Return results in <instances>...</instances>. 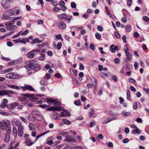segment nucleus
Wrapping results in <instances>:
<instances>
[{
    "mask_svg": "<svg viewBox=\"0 0 149 149\" xmlns=\"http://www.w3.org/2000/svg\"><path fill=\"white\" fill-rule=\"evenodd\" d=\"M142 19L143 20L146 22H148L149 21V19L148 17L144 16L143 17Z\"/></svg>",
    "mask_w": 149,
    "mask_h": 149,
    "instance_id": "nucleus-47",
    "label": "nucleus"
},
{
    "mask_svg": "<svg viewBox=\"0 0 149 149\" xmlns=\"http://www.w3.org/2000/svg\"><path fill=\"white\" fill-rule=\"evenodd\" d=\"M49 132V131H47L46 132L42 133L41 134L38 135L36 137V140H35L34 142L31 141L30 139H26V141L25 142V143L28 146H31L33 144H34L35 142L40 137L47 134V133Z\"/></svg>",
    "mask_w": 149,
    "mask_h": 149,
    "instance_id": "nucleus-3",
    "label": "nucleus"
},
{
    "mask_svg": "<svg viewBox=\"0 0 149 149\" xmlns=\"http://www.w3.org/2000/svg\"><path fill=\"white\" fill-rule=\"evenodd\" d=\"M7 95H8L7 90H2L0 91V95H1L2 96Z\"/></svg>",
    "mask_w": 149,
    "mask_h": 149,
    "instance_id": "nucleus-21",
    "label": "nucleus"
},
{
    "mask_svg": "<svg viewBox=\"0 0 149 149\" xmlns=\"http://www.w3.org/2000/svg\"><path fill=\"white\" fill-rule=\"evenodd\" d=\"M75 140H73L72 138L70 135H68L65 139V141L67 142H70L72 141L75 142Z\"/></svg>",
    "mask_w": 149,
    "mask_h": 149,
    "instance_id": "nucleus-18",
    "label": "nucleus"
},
{
    "mask_svg": "<svg viewBox=\"0 0 149 149\" xmlns=\"http://www.w3.org/2000/svg\"><path fill=\"white\" fill-rule=\"evenodd\" d=\"M59 28L61 29H64L66 27V24L62 21H61L58 24Z\"/></svg>",
    "mask_w": 149,
    "mask_h": 149,
    "instance_id": "nucleus-12",
    "label": "nucleus"
},
{
    "mask_svg": "<svg viewBox=\"0 0 149 149\" xmlns=\"http://www.w3.org/2000/svg\"><path fill=\"white\" fill-rule=\"evenodd\" d=\"M112 79L115 82L117 81L118 80L117 77L114 75L112 76Z\"/></svg>",
    "mask_w": 149,
    "mask_h": 149,
    "instance_id": "nucleus-53",
    "label": "nucleus"
},
{
    "mask_svg": "<svg viewBox=\"0 0 149 149\" xmlns=\"http://www.w3.org/2000/svg\"><path fill=\"white\" fill-rule=\"evenodd\" d=\"M24 67L28 71L33 70L36 71L39 70L40 68V66L38 64L37 62L34 60L29 61L28 65H25Z\"/></svg>",
    "mask_w": 149,
    "mask_h": 149,
    "instance_id": "nucleus-1",
    "label": "nucleus"
},
{
    "mask_svg": "<svg viewBox=\"0 0 149 149\" xmlns=\"http://www.w3.org/2000/svg\"><path fill=\"white\" fill-rule=\"evenodd\" d=\"M24 97H19L18 98L20 102L24 101L26 100L27 97L26 96H24Z\"/></svg>",
    "mask_w": 149,
    "mask_h": 149,
    "instance_id": "nucleus-27",
    "label": "nucleus"
},
{
    "mask_svg": "<svg viewBox=\"0 0 149 149\" xmlns=\"http://www.w3.org/2000/svg\"><path fill=\"white\" fill-rule=\"evenodd\" d=\"M24 133L23 131H19L18 135L20 136H22Z\"/></svg>",
    "mask_w": 149,
    "mask_h": 149,
    "instance_id": "nucleus-63",
    "label": "nucleus"
},
{
    "mask_svg": "<svg viewBox=\"0 0 149 149\" xmlns=\"http://www.w3.org/2000/svg\"><path fill=\"white\" fill-rule=\"evenodd\" d=\"M139 36V34L137 32H134V36L135 38H137Z\"/></svg>",
    "mask_w": 149,
    "mask_h": 149,
    "instance_id": "nucleus-64",
    "label": "nucleus"
},
{
    "mask_svg": "<svg viewBox=\"0 0 149 149\" xmlns=\"http://www.w3.org/2000/svg\"><path fill=\"white\" fill-rule=\"evenodd\" d=\"M125 31L127 32H130L132 30V27L129 24H128L125 27Z\"/></svg>",
    "mask_w": 149,
    "mask_h": 149,
    "instance_id": "nucleus-19",
    "label": "nucleus"
},
{
    "mask_svg": "<svg viewBox=\"0 0 149 149\" xmlns=\"http://www.w3.org/2000/svg\"><path fill=\"white\" fill-rule=\"evenodd\" d=\"M21 88L23 89L24 91H25L26 90L32 91H35V90L31 86L29 85H25L24 86H21Z\"/></svg>",
    "mask_w": 149,
    "mask_h": 149,
    "instance_id": "nucleus-8",
    "label": "nucleus"
},
{
    "mask_svg": "<svg viewBox=\"0 0 149 149\" xmlns=\"http://www.w3.org/2000/svg\"><path fill=\"white\" fill-rule=\"evenodd\" d=\"M17 128H18V130H22L24 129L23 126L21 125H17Z\"/></svg>",
    "mask_w": 149,
    "mask_h": 149,
    "instance_id": "nucleus-45",
    "label": "nucleus"
},
{
    "mask_svg": "<svg viewBox=\"0 0 149 149\" xmlns=\"http://www.w3.org/2000/svg\"><path fill=\"white\" fill-rule=\"evenodd\" d=\"M0 114L3 116H8L9 115V114L8 113L6 112H0Z\"/></svg>",
    "mask_w": 149,
    "mask_h": 149,
    "instance_id": "nucleus-38",
    "label": "nucleus"
},
{
    "mask_svg": "<svg viewBox=\"0 0 149 149\" xmlns=\"http://www.w3.org/2000/svg\"><path fill=\"white\" fill-rule=\"evenodd\" d=\"M98 66V70L99 71L101 72L102 71V69L103 68V66L102 65H99Z\"/></svg>",
    "mask_w": 149,
    "mask_h": 149,
    "instance_id": "nucleus-61",
    "label": "nucleus"
},
{
    "mask_svg": "<svg viewBox=\"0 0 149 149\" xmlns=\"http://www.w3.org/2000/svg\"><path fill=\"white\" fill-rule=\"evenodd\" d=\"M9 16H8L4 14V15H2V17L3 19H8L9 18Z\"/></svg>",
    "mask_w": 149,
    "mask_h": 149,
    "instance_id": "nucleus-51",
    "label": "nucleus"
},
{
    "mask_svg": "<svg viewBox=\"0 0 149 149\" xmlns=\"http://www.w3.org/2000/svg\"><path fill=\"white\" fill-rule=\"evenodd\" d=\"M71 6L72 8H75L76 7V5L74 2H72L71 3Z\"/></svg>",
    "mask_w": 149,
    "mask_h": 149,
    "instance_id": "nucleus-48",
    "label": "nucleus"
},
{
    "mask_svg": "<svg viewBox=\"0 0 149 149\" xmlns=\"http://www.w3.org/2000/svg\"><path fill=\"white\" fill-rule=\"evenodd\" d=\"M115 36L118 38H120V36L118 32L116 31L115 33Z\"/></svg>",
    "mask_w": 149,
    "mask_h": 149,
    "instance_id": "nucleus-54",
    "label": "nucleus"
},
{
    "mask_svg": "<svg viewBox=\"0 0 149 149\" xmlns=\"http://www.w3.org/2000/svg\"><path fill=\"white\" fill-rule=\"evenodd\" d=\"M89 47L92 50H94L95 49V47L93 44H91L90 45Z\"/></svg>",
    "mask_w": 149,
    "mask_h": 149,
    "instance_id": "nucleus-60",
    "label": "nucleus"
},
{
    "mask_svg": "<svg viewBox=\"0 0 149 149\" xmlns=\"http://www.w3.org/2000/svg\"><path fill=\"white\" fill-rule=\"evenodd\" d=\"M58 17L60 19H65V20H66L68 17V15L66 14L63 13L58 15Z\"/></svg>",
    "mask_w": 149,
    "mask_h": 149,
    "instance_id": "nucleus-17",
    "label": "nucleus"
},
{
    "mask_svg": "<svg viewBox=\"0 0 149 149\" xmlns=\"http://www.w3.org/2000/svg\"><path fill=\"white\" fill-rule=\"evenodd\" d=\"M126 55L127 56V60L129 61H130L131 59V57L132 55L131 53L130 52L129 53H128L127 54V53Z\"/></svg>",
    "mask_w": 149,
    "mask_h": 149,
    "instance_id": "nucleus-29",
    "label": "nucleus"
},
{
    "mask_svg": "<svg viewBox=\"0 0 149 149\" xmlns=\"http://www.w3.org/2000/svg\"><path fill=\"white\" fill-rule=\"evenodd\" d=\"M29 127L30 129L32 130H35V125L32 123H30L29 124Z\"/></svg>",
    "mask_w": 149,
    "mask_h": 149,
    "instance_id": "nucleus-25",
    "label": "nucleus"
},
{
    "mask_svg": "<svg viewBox=\"0 0 149 149\" xmlns=\"http://www.w3.org/2000/svg\"><path fill=\"white\" fill-rule=\"evenodd\" d=\"M73 18L72 16L70 15L69 16H68V17L66 18V20L69 23L70 22V21L71 20H72Z\"/></svg>",
    "mask_w": 149,
    "mask_h": 149,
    "instance_id": "nucleus-37",
    "label": "nucleus"
},
{
    "mask_svg": "<svg viewBox=\"0 0 149 149\" xmlns=\"http://www.w3.org/2000/svg\"><path fill=\"white\" fill-rule=\"evenodd\" d=\"M127 98L128 100L130 99V95L129 91L127 90Z\"/></svg>",
    "mask_w": 149,
    "mask_h": 149,
    "instance_id": "nucleus-43",
    "label": "nucleus"
},
{
    "mask_svg": "<svg viewBox=\"0 0 149 149\" xmlns=\"http://www.w3.org/2000/svg\"><path fill=\"white\" fill-rule=\"evenodd\" d=\"M129 80L130 82L131 83H136V81L135 80L133 79L131 77H130L129 78Z\"/></svg>",
    "mask_w": 149,
    "mask_h": 149,
    "instance_id": "nucleus-46",
    "label": "nucleus"
},
{
    "mask_svg": "<svg viewBox=\"0 0 149 149\" xmlns=\"http://www.w3.org/2000/svg\"><path fill=\"white\" fill-rule=\"evenodd\" d=\"M114 47V45H111L110 47V49H111V52L113 53L115 52L116 50Z\"/></svg>",
    "mask_w": 149,
    "mask_h": 149,
    "instance_id": "nucleus-28",
    "label": "nucleus"
},
{
    "mask_svg": "<svg viewBox=\"0 0 149 149\" xmlns=\"http://www.w3.org/2000/svg\"><path fill=\"white\" fill-rule=\"evenodd\" d=\"M6 77L8 78L13 79L15 78V76L14 73L10 72L6 74Z\"/></svg>",
    "mask_w": 149,
    "mask_h": 149,
    "instance_id": "nucleus-15",
    "label": "nucleus"
},
{
    "mask_svg": "<svg viewBox=\"0 0 149 149\" xmlns=\"http://www.w3.org/2000/svg\"><path fill=\"white\" fill-rule=\"evenodd\" d=\"M31 52L29 53L28 54L27 56L29 58H32L34 56V54L33 53H31Z\"/></svg>",
    "mask_w": 149,
    "mask_h": 149,
    "instance_id": "nucleus-42",
    "label": "nucleus"
},
{
    "mask_svg": "<svg viewBox=\"0 0 149 149\" xmlns=\"http://www.w3.org/2000/svg\"><path fill=\"white\" fill-rule=\"evenodd\" d=\"M45 54H42L41 56L39 57L38 59L40 61H42L45 59Z\"/></svg>",
    "mask_w": 149,
    "mask_h": 149,
    "instance_id": "nucleus-35",
    "label": "nucleus"
},
{
    "mask_svg": "<svg viewBox=\"0 0 149 149\" xmlns=\"http://www.w3.org/2000/svg\"><path fill=\"white\" fill-rule=\"evenodd\" d=\"M42 42V40H40L39 38H37L33 39L32 41L31 42V43H36L38 42L41 43Z\"/></svg>",
    "mask_w": 149,
    "mask_h": 149,
    "instance_id": "nucleus-20",
    "label": "nucleus"
},
{
    "mask_svg": "<svg viewBox=\"0 0 149 149\" xmlns=\"http://www.w3.org/2000/svg\"><path fill=\"white\" fill-rule=\"evenodd\" d=\"M60 134L63 136L66 137L68 134V133L67 132H62L60 133Z\"/></svg>",
    "mask_w": 149,
    "mask_h": 149,
    "instance_id": "nucleus-31",
    "label": "nucleus"
},
{
    "mask_svg": "<svg viewBox=\"0 0 149 149\" xmlns=\"http://www.w3.org/2000/svg\"><path fill=\"white\" fill-rule=\"evenodd\" d=\"M8 86L11 88L16 89L17 90H19L20 88L19 87L14 85H8Z\"/></svg>",
    "mask_w": 149,
    "mask_h": 149,
    "instance_id": "nucleus-24",
    "label": "nucleus"
},
{
    "mask_svg": "<svg viewBox=\"0 0 149 149\" xmlns=\"http://www.w3.org/2000/svg\"><path fill=\"white\" fill-rule=\"evenodd\" d=\"M98 138L99 139L102 140L103 138V136L102 134H100L98 135Z\"/></svg>",
    "mask_w": 149,
    "mask_h": 149,
    "instance_id": "nucleus-59",
    "label": "nucleus"
},
{
    "mask_svg": "<svg viewBox=\"0 0 149 149\" xmlns=\"http://www.w3.org/2000/svg\"><path fill=\"white\" fill-rule=\"evenodd\" d=\"M7 133H6L5 135L4 139V141L6 142H8L10 140V136L8 134L11 133V131H7Z\"/></svg>",
    "mask_w": 149,
    "mask_h": 149,
    "instance_id": "nucleus-13",
    "label": "nucleus"
},
{
    "mask_svg": "<svg viewBox=\"0 0 149 149\" xmlns=\"http://www.w3.org/2000/svg\"><path fill=\"white\" fill-rule=\"evenodd\" d=\"M56 38L58 39H60L62 41H63V39L62 38L60 34L56 35Z\"/></svg>",
    "mask_w": 149,
    "mask_h": 149,
    "instance_id": "nucleus-50",
    "label": "nucleus"
},
{
    "mask_svg": "<svg viewBox=\"0 0 149 149\" xmlns=\"http://www.w3.org/2000/svg\"><path fill=\"white\" fill-rule=\"evenodd\" d=\"M110 120L109 117L106 118L102 122L103 124H106L108 122H110Z\"/></svg>",
    "mask_w": 149,
    "mask_h": 149,
    "instance_id": "nucleus-30",
    "label": "nucleus"
},
{
    "mask_svg": "<svg viewBox=\"0 0 149 149\" xmlns=\"http://www.w3.org/2000/svg\"><path fill=\"white\" fill-rule=\"evenodd\" d=\"M46 110L49 111H60L61 108L58 107H51L47 108Z\"/></svg>",
    "mask_w": 149,
    "mask_h": 149,
    "instance_id": "nucleus-11",
    "label": "nucleus"
},
{
    "mask_svg": "<svg viewBox=\"0 0 149 149\" xmlns=\"http://www.w3.org/2000/svg\"><path fill=\"white\" fill-rule=\"evenodd\" d=\"M6 3H5L4 1H3L1 3V5L5 9H7L9 8L10 5L8 3V2L7 1V0H6Z\"/></svg>",
    "mask_w": 149,
    "mask_h": 149,
    "instance_id": "nucleus-10",
    "label": "nucleus"
},
{
    "mask_svg": "<svg viewBox=\"0 0 149 149\" xmlns=\"http://www.w3.org/2000/svg\"><path fill=\"white\" fill-rule=\"evenodd\" d=\"M45 77L47 79H49L51 78V75L47 73L45 74Z\"/></svg>",
    "mask_w": 149,
    "mask_h": 149,
    "instance_id": "nucleus-58",
    "label": "nucleus"
},
{
    "mask_svg": "<svg viewBox=\"0 0 149 149\" xmlns=\"http://www.w3.org/2000/svg\"><path fill=\"white\" fill-rule=\"evenodd\" d=\"M130 126L131 128L134 129L133 130H139L137 127L134 125L132 124Z\"/></svg>",
    "mask_w": 149,
    "mask_h": 149,
    "instance_id": "nucleus-41",
    "label": "nucleus"
},
{
    "mask_svg": "<svg viewBox=\"0 0 149 149\" xmlns=\"http://www.w3.org/2000/svg\"><path fill=\"white\" fill-rule=\"evenodd\" d=\"M14 14V11L13 9L9 10L4 12V14L7 15L8 16H11L13 15Z\"/></svg>",
    "mask_w": 149,
    "mask_h": 149,
    "instance_id": "nucleus-14",
    "label": "nucleus"
},
{
    "mask_svg": "<svg viewBox=\"0 0 149 149\" xmlns=\"http://www.w3.org/2000/svg\"><path fill=\"white\" fill-rule=\"evenodd\" d=\"M6 44L8 46L10 47L12 46L13 45L12 42L10 41L7 42Z\"/></svg>",
    "mask_w": 149,
    "mask_h": 149,
    "instance_id": "nucleus-52",
    "label": "nucleus"
},
{
    "mask_svg": "<svg viewBox=\"0 0 149 149\" xmlns=\"http://www.w3.org/2000/svg\"><path fill=\"white\" fill-rule=\"evenodd\" d=\"M33 118L31 120L32 122L35 121V119L38 120H40L42 119V116L41 113L38 111L34 110L33 111L32 113Z\"/></svg>",
    "mask_w": 149,
    "mask_h": 149,
    "instance_id": "nucleus-2",
    "label": "nucleus"
},
{
    "mask_svg": "<svg viewBox=\"0 0 149 149\" xmlns=\"http://www.w3.org/2000/svg\"><path fill=\"white\" fill-rule=\"evenodd\" d=\"M11 104L13 109L15 107L19 105V104L17 102H15L12 103Z\"/></svg>",
    "mask_w": 149,
    "mask_h": 149,
    "instance_id": "nucleus-32",
    "label": "nucleus"
},
{
    "mask_svg": "<svg viewBox=\"0 0 149 149\" xmlns=\"http://www.w3.org/2000/svg\"><path fill=\"white\" fill-rule=\"evenodd\" d=\"M137 102H134L133 105V108L134 109H137Z\"/></svg>",
    "mask_w": 149,
    "mask_h": 149,
    "instance_id": "nucleus-55",
    "label": "nucleus"
},
{
    "mask_svg": "<svg viewBox=\"0 0 149 149\" xmlns=\"http://www.w3.org/2000/svg\"><path fill=\"white\" fill-rule=\"evenodd\" d=\"M8 93H9L11 94H17V93L15 92H14L12 91L11 90H7Z\"/></svg>",
    "mask_w": 149,
    "mask_h": 149,
    "instance_id": "nucleus-57",
    "label": "nucleus"
},
{
    "mask_svg": "<svg viewBox=\"0 0 149 149\" xmlns=\"http://www.w3.org/2000/svg\"><path fill=\"white\" fill-rule=\"evenodd\" d=\"M55 77L58 78H61V75L60 74L57 73L55 74Z\"/></svg>",
    "mask_w": 149,
    "mask_h": 149,
    "instance_id": "nucleus-62",
    "label": "nucleus"
},
{
    "mask_svg": "<svg viewBox=\"0 0 149 149\" xmlns=\"http://www.w3.org/2000/svg\"><path fill=\"white\" fill-rule=\"evenodd\" d=\"M57 99H54L52 98H47L46 99L47 102L49 103H54V104L56 106L60 105V102L59 101H57Z\"/></svg>",
    "mask_w": 149,
    "mask_h": 149,
    "instance_id": "nucleus-5",
    "label": "nucleus"
},
{
    "mask_svg": "<svg viewBox=\"0 0 149 149\" xmlns=\"http://www.w3.org/2000/svg\"><path fill=\"white\" fill-rule=\"evenodd\" d=\"M53 118L55 119H59L60 117L58 114L56 112H54L53 113Z\"/></svg>",
    "mask_w": 149,
    "mask_h": 149,
    "instance_id": "nucleus-23",
    "label": "nucleus"
},
{
    "mask_svg": "<svg viewBox=\"0 0 149 149\" xmlns=\"http://www.w3.org/2000/svg\"><path fill=\"white\" fill-rule=\"evenodd\" d=\"M74 104L77 106H79L81 105L80 101V100H78L74 102Z\"/></svg>",
    "mask_w": 149,
    "mask_h": 149,
    "instance_id": "nucleus-40",
    "label": "nucleus"
},
{
    "mask_svg": "<svg viewBox=\"0 0 149 149\" xmlns=\"http://www.w3.org/2000/svg\"><path fill=\"white\" fill-rule=\"evenodd\" d=\"M3 122L5 126L8 128V130H11V128L10 125V121L7 120H3Z\"/></svg>",
    "mask_w": 149,
    "mask_h": 149,
    "instance_id": "nucleus-9",
    "label": "nucleus"
},
{
    "mask_svg": "<svg viewBox=\"0 0 149 149\" xmlns=\"http://www.w3.org/2000/svg\"><path fill=\"white\" fill-rule=\"evenodd\" d=\"M24 96H25L27 97H29V100L33 102H36L38 100V98L34 95L30 94H25L23 95Z\"/></svg>",
    "mask_w": 149,
    "mask_h": 149,
    "instance_id": "nucleus-4",
    "label": "nucleus"
},
{
    "mask_svg": "<svg viewBox=\"0 0 149 149\" xmlns=\"http://www.w3.org/2000/svg\"><path fill=\"white\" fill-rule=\"evenodd\" d=\"M95 36L96 38L98 39H99L101 38V35L98 33H95Z\"/></svg>",
    "mask_w": 149,
    "mask_h": 149,
    "instance_id": "nucleus-39",
    "label": "nucleus"
},
{
    "mask_svg": "<svg viewBox=\"0 0 149 149\" xmlns=\"http://www.w3.org/2000/svg\"><path fill=\"white\" fill-rule=\"evenodd\" d=\"M0 128L2 130H4L5 129V127L3 123L1 121H0Z\"/></svg>",
    "mask_w": 149,
    "mask_h": 149,
    "instance_id": "nucleus-34",
    "label": "nucleus"
},
{
    "mask_svg": "<svg viewBox=\"0 0 149 149\" xmlns=\"http://www.w3.org/2000/svg\"><path fill=\"white\" fill-rule=\"evenodd\" d=\"M110 73H105L103 72H101L100 74L101 76L103 77H107L108 75H110Z\"/></svg>",
    "mask_w": 149,
    "mask_h": 149,
    "instance_id": "nucleus-26",
    "label": "nucleus"
},
{
    "mask_svg": "<svg viewBox=\"0 0 149 149\" xmlns=\"http://www.w3.org/2000/svg\"><path fill=\"white\" fill-rule=\"evenodd\" d=\"M40 84L42 86H46L48 84V82L47 81L44 80H42L40 81Z\"/></svg>",
    "mask_w": 149,
    "mask_h": 149,
    "instance_id": "nucleus-22",
    "label": "nucleus"
},
{
    "mask_svg": "<svg viewBox=\"0 0 149 149\" xmlns=\"http://www.w3.org/2000/svg\"><path fill=\"white\" fill-rule=\"evenodd\" d=\"M63 123L69 125L71 123V122L68 120L65 119H64L63 120Z\"/></svg>",
    "mask_w": 149,
    "mask_h": 149,
    "instance_id": "nucleus-33",
    "label": "nucleus"
},
{
    "mask_svg": "<svg viewBox=\"0 0 149 149\" xmlns=\"http://www.w3.org/2000/svg\"><path fill=\"white\" fill-rule=\"evenodd\" d=\"M13 41L15 43H18L19 42L20 43H22L24 44H26V42H29V40L27 38H23L22 39H20V38L15 40H13Z\"/></svg>",
    "mask_w": 149,
    "mask_h": 149,
    "instance_id": "nucleus-6",
    "label": "nucleus"
},
{
    "mask_svg": "<svg viewBox=\"0 0 149 149\" xmlns=\"http://www.w3.org/2000/svg\"><path fill=\"white\" fill-rule=\"evenodd\" d=\"M89 117L93 118H95L96 117L97 115L94 113V112L93 109H91L89 111Z\"/></svg>",
    "mask_w": 149,
    "mask_h": 149,
    "instance_id": "nucleus-16",
    "label": "nucleus"
},
{
    "mask_svg": "<svg viewBox=\"0 0 149 149\" xmlns=\"http://www.w3.org/2000/svg\"><path fill=\"white\" fill-rule=\"evenodd\" d=\"M11 23H8L6 24V29L9 31H12L13 30L16 29L17 27L16 25H10Z\"/></svg>",
    "mask_w": 149,
    "mask_h": 149,
    "instance_id": "nucleus-7",
    "label": "nucleus"
},
{
    "mask_svg": "<svg viewBox=\"0 0 149 149\" xmlns=\"http://www.w3.org/2000/svg\"><path fill=\"white\" fill-rule=\"evenodd\" d=\"M62 46L61 42H58L57 45V47L58 50L61 49Z\"/></svg>",
    "mask_w": 149,
    "mask_h": 149,
    "instance_id": "nucleus-49",
    "label": "nucleus"
},
{
    "mask_svg": "<svg viewBox=\"0 0 149 149\" xmlns=\"http://www.w3.org/2000/svg\"><path fill=\"white\" fill-rule=\"evenodd\" d=\"M115 63L116 64H118L120 62V60L118 58H116L114 60Z\"/></svg>",
    "mask_w": 149,
    "mask_h": 149,
    "instance_id": "nucleus-56",
    "label": "nucleus"
},
{
    "mask_svg": "<svg viewBox=\"0 0 149 149\" xmlns=\"http://www.w3.org/2000/svg\"><path fill=\"white\" fill-rule=\"evenodd\" d=\"M29 30L27 29H26L25 31H23L21 33V35L22 36H25L27 35L29 33Z\"/></svg>",
    "mask_w": 149,
    "mask_h": 149,
    "instance_id": "nucleus-44",
    "label": "nucleus"
},
{
    "mask_svg": "<svg viewBox=\"0 0 149 149\" xmlns=\"http://www.w3.org/2000/svg\"><path fill=\"white\" fill-rule=\"evenodd\" d=\"M1 58L3 60L7 61H10L11 60L10 59V58L7 57H5L3 56H1Z\"/></svg>",
    "mask_w": 149,
    "mask_h": 149,
    "instance_id": "nucleus-36",
    "label": "nucleus"
}]
</instances>
